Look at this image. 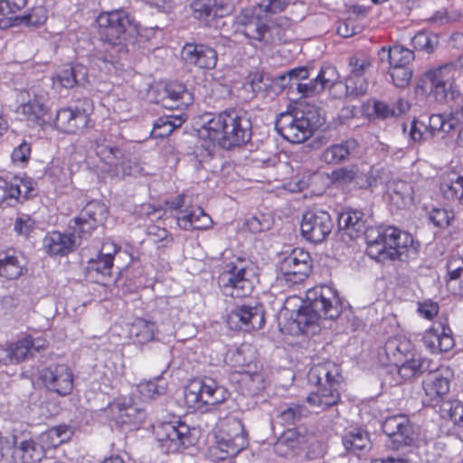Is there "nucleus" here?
I'll list each match as a JSON object with an SVG mask.
<instances>
[{
    "instance_id": "a211bd4d",
    "label": "nucleus",
    "mask_w": 463,
    "mask_h": 463,
    "mask_svg": "<svg viewBox=\"0 0 463 463\" xmlns=\"http://www.w3.org/2000/svg\"><path fill=\"white\" fill-rule=\"evenodd\" d=\"M48 93L42 90H20L16 93L15 112L33 122L38 121L47 112Z\"/></svg>"
},
{
    "instance_id": "69168bd1",
    "label": "nucleus",
    "mask_w": 463,
    "mask_h": 463,
    "mask_svg": "<svg viewBox=\"0 0 463 463\" xmlns=\"http://www.w3.org/2000/svg\"><path fill=\"white\" fill-rule=\"evenodd\" d=\"M34 222L26 214L20 215L15 220L14 231L22 235L27 236L33 229Z\"/></svg>"
},
{
    "instance_id": "f3484780",
    "label": "nucleus",
    "mask_w": 463,
    "mask_h": 463,
    "mask_svg": "<svg viewBox=\"0 0 463 463\" xmlns=\"http://www.w3.org/2000/svg\"><path fill=\"white\" fill-rule=\"evenodd\" d=\"M279 279L288 285L304 281L311 270L309 253L302 249H294L279 264Z\"/></svg>"
},
{
    "instance_id": "f8f14e48",
    "label": "nucleus",
    "mask_w": 463,
    "mask_h": 463,
    "mask_svg": "<svg viewBox=\"0 0 463 463\" xmlns=\"http://www.w3.org/2000/svg\"><path fill=\"white\" fill-rule=\"evenodd\" d=\"M153 428L158 448L163 453H179L195 444V430L179 420L157 421Z\"/></svg>"
},
{
    "instance_id": "7c9ffc66",
    "label": "nucleus",
    "mask_w": 463,
    "mask_h": 463,
    "mask_svg": "<svg viewBox=\"0 0 463 463\" xmlns=\"http://www.w3.org/2000/svg\"><path fill=\"white\" fill-rule=\"evenodd\" d=\"M10 457L11 463H38L43 457V451L32 439L19 440L14 438Z\"/></svg>"
},
{
    "instance_id": "13d9d810",
    "label": "nucleus",
    "mask_w": 463,
    "mask_h": 463,
    "mask_svg": "<svg viewBox=\"0 0 463 463\" xmlns=\"http://www.w3.org/2000/svg\"><path fill=\"white\" fill-rule=\"evenodd\" d=\"M430 137H433L437 133H447V118L445 114H433L428 118L427 125Z\"/></svg>"
},
{
    "instance_id": "49530a36",
    "label": "nucleus",
    "mask_w": 463,
    "mask_h": 463,
    "mask_svg": "<svg viewBox=\"0 0 463 463\" xmlns=\"http://www.w3.org/2000/svg\"><path fill=\"white\" fill-rule=\"evenodd\" d=\"M368 87V81L364 77L348 75L345 79V95L350 99L364 95Z\"/></svg>"
},
{
    "instance_id": "603ef678",
    "label": "nucleus",
    "mask_w": 463,
    "mask_h": 463,
    "mask_svg": "<svg viewBox=\"0 0 463 463\" xmlns=\"http://www.w3.org/2000/svg\"><path fill=\"white\" fill-rule=\"evenodd\" d=\"M414 59L411 50L402 45L392 47V67L407 66Z\"/></svg>"
},
{
    "instance_id": "aec40b11",
    "label": "nucleus",
    "mask_w": 463,
    "mask_h": 463,
    "mask_svg": "<svg viewBox=\"0 0 463 463\" xmlns=\"http://www.w3.org/2000/svg\"><path fill=\"white\" fill-rule=\"evenodd\" d=\"M43 384L61 396L70 394L73 389V373L65 364H52L40 373Z\"/></svg>"
},
{
    "instance_id": "f03ea898",
    "label": "nucleus",
    "mask_w": 463,
    "mask_h": 463,
    "mask_svg": "<svg viewBox=\"0 0 463 463\" xmlns=\"http://www.w3.org/2000/svg\"><path fill=\"white\" fill-rule=\"evenodd\" d=\"M198 137L223 149L247 143L251 137V122L245 110L227 109L221 113H204L197 118Z\"/></svg>"
},
{
    "instance_id": "bb28decb",
    "label": "nucleus",
    "mask_w": 463,
    "mask_h": 463,
    "mask_svg": "<svg viewBox=\"0 0 463 463\" xmlns=\"http://www.w3.org/2000/svg\"><path fill=\"white\" fill-rule=\"evenodd\" d=\"M430 372L423 381V389L430 401L434 402L449 392L452 372L446 366H441L435 372L432 370Z\"/></svg>"
},
{
    "instance_id": "052dcab7",
    "label": "nucleus",
    "mask_w": 463,
    "mask_h": 463,
    "mask_svg": "<svg viewBox=\"0 0 463 463\" xmlns=\"http://www.w3.org/2000/svg\"><path fill=\"white\" fill-rule=\"evenodd\" d=\"M174 131L171 118L165 116L157 118L154 123L152 135L155 137H164L170 135Z\"/></svg>"
},
{
    "instance_id": "e433bc0d",
    "label": "nucleus",
    "mask_w": 463,
    "mask_h": 463,
    "mask_svg": "<svg viewBox=\"0 0 463 463\" xmlns=\"http://www.w3.org/2000/svg\"><path fill=\"white\" fill-rule=\"evenodd\" d=\"M24 268V257L17 252L0 253V276L7 279L19 278Z\"/></svg>"
},
{
    "instance_id": "b1692460",
    "label": "nucleus",
    "mask_w": 463,
    "mask_h": 463,
    "mask_svg": "<svg viewBox=\"0 0 463 463\" xmlns=\"http://www.w3.org/2000/svg\"><path fill=\"white\" fill-rule=\"evenodd\" d=\"M227 322L234 329H260L265 324L264 312L259 306H240L231 311Z\"/></svg>"
},
{
    "instance_id": "c85d7f7f",
    "label": "nucleus",
    "mask_w": 463,
    "mask_h": 463,
    "mask_svg": "<svg viewBox=\"0 0 463 463\" xmlns=\"http://www.w3.org/2000/svg\"><path fill=\"white\" fill-rule=\"evenodd\" d=\"M383 431L392 439L397 448L408 446L413 442L411 426L408 419L403 415H395L387 418L382 424Z\"/></svg>"
},
{
    "instance_id": "bf43d9fd",
    "label": "nucleus",
    "mask_w": 463,
    "mask_h": 463,
    "mask_svg": "<svg viewBox=\"0 0 463 463\" xmlns=\"http://www.w3.org/2000/svg\"><path fill=\"white\" fill-rule=\"evenodd\" d=\"M317 79L320 85L323 86V90L326 88H331L338 80V73L335 68L326 66L321 68Z\"/></svg>"
},
{
    "instance_id": "1a4fd4ad",
    "label": "nucleus",
    "mask_w": 463,
    "mask_h": 463,
    "mask_svg": "<svg viewBox=\"0 0 463 463\" xmlns=\"http://www.w3.org/2000/svg\"><path fill=\"white\" fill-rule=\"evenodd\" d=\"M96 23L100 40L111 45L130 42L138 33V24L123 9L101 12Z\"/></svg>"
},
{
    "instance_id": "3c124183",
    "label": "nucleus",
    "mask_w": 463,
    "mask_h": 463,
    "mask_svg": "<svg viewBox=\"0 0 463 463\" xmlns=\"http://www.w3.org/2000/svg\"><path fill=\"white\" fill-rule=\"evenodd\" d=\"M372 66L371 59L365 54H357L349 60V75L364 77V72Z\"/></svg>"
},
{
    "instance_id": "6e6d98bb",
    "label": "nucleus",
    "mask_w": 463,
    "mask_h": 463,
    "mask_svg": "<svg viewBox=\"0 0 463 463\" xmlns=\"http://www.w3.org/2000/svg\"><path fill=\"white\" fill-rule=\"evenodd\" d=\"M21 22L31 26H39L44 24L47 20V10L45 7L39 5L33 7L30 13L22 16Z\"/></svg>"
},
{
    "instance_id": "a878e982",
    "label": "nucleus",
    "mask_w": 463,
    "mask_h": 463,
    "mask_svg": "<svg viewBox=\"0 0 463 463\" xmlns=\"http://www.w3.org/2000/svg\"><path fill=\"white\" fill-rule=\"evenodd\" d=\"M422 343L432 354L446 353L455 345L451 329L441 323L424 333Z\"/></svg>"
},
{
    "instance_id": "864d4df0",
    "label": "nucleus",
    "mask_w": 463,
    "mask_h": 463,
    "mask_svg": "<svg viewBox=\"0 0 463 463\" xmlns=\"http://www.w3.org/2000/svg\"><path fill=\"white\" fill-rule=\"evenodd\" d=\"M454 218L451 211L445 208H433L429 213L430 221L437 227H448Z\"/></svg>"
},
{
    "instance_id": "4468645a",
    "label": "nucleus",
    "mask_w": 463,
    "mask_h": 463,
    "mask_svg": "<svg viewBox=\"0 0 463 463\" xmlns=\"http://www.w3.org/2000/svg\"><path fill=\"white\" fill-rule=\"evenodd\" d=\"M451 66H440L427 71L424 80L430 83V93L440 103L455 100L463 96L462 88L456 83Z\"/></svg>"
},
{
    "instance_id": "8fccbe9b",
    "label": "nucleus",
    "mask_w": 463,
    "mask_h": 463,
    "mask_svg": "<svg viewBox=\"0 0 463 463\" xmlns=\"http://www.w3.org/2000/svg\"><path fill=\"white\" fill-rule=\"evenodd\" d=\"M273 223V220L269 213H259L246 222L248 229L254 232H261L269 230Z\"/></svg>"
},
{
    "instance_id": "f704fd0d",
    "label": "nucleus",
    "mask_w": 463,
    "mask_h": 463,
    "mask_svg": "<svg viewBox=\"0 0 463 463\" xmlns=\"http://www.w3.org/2000/svg\"><path fill=\"white\" fill-rule=\"evenodd\" d=\"M357 147L354 139H347L337 144L331 145L325 148L320 155V160L326 165H338L349 157L352 152Z\"/></svg>"
},
{
    "instance_id": "de8ad7c7",
    "label": "nucleus",
    "mask_w": 463,
    "mask_h": 463,
    "mask_svg": "<svg viewBox=\"0 0 463 463\" xmlns=\"http://www.w3.org/2000/svg\"><path fill=\"white\" fill-rule=\"evenodd\" d=\"M411 44L414 49L424 51L430 53L434 51L438 44L437 36L434 34L427 33L425 32H419L411 39Z\"/></svg>"
},
{
    "instance_id": "680f3d73",
    "label": "nucleus",
    "mask_w": 463,
    "mask_h": 463,
    "mask_svg": "<svg viewBox=\"0 0 463 463\" xmlns=\"http://www.w3.org/2000/svg\"><path fill=\"white\" fill-rule=\"evenodd\" d=\"M31 156V145L26 141L22 142L12 153V160L14 164L24 165Z\"/></svg>"
},
{
    "instance_id": "423d86ee",
    "label": "nucleus",
    "mask_w": 463,
    "mask_h": 463,
    "mask_svg": "<svg viewBox=\"0 0 463 463\" xmlns=\"http://www.w3.org/2000/svg\"><path fill=\"white\" fill-rule=\"evenodd\" d=\"M341 380L339 367L332 362L312 366L307 373V381L317 386V390L307 397L308 404L321 410L335 405L340 400Z\"/></svg>"
},
{
    "instance_id": "72a5a7b5",
    "label": "nucleus",
    "mask_w": 463,
    "mask_h": 463,
    "mask_svg": "<svg viewBox=\"0 0 463 463\" xmlns=\"http://www.w3.org/2000/svg\"><path fill=\"white\" fill-rule=\"evenodd\" d=\"M308 77V71L305 67L295 68L287 73H284L276 79H269L262 75L258 78H254L251 82L253 91L260 92L266 90L267 87H270L272 84L279 85V88H284L293 79L295 80H306Z\"/></svg>"
},
{
    "instance_id": "9d476101",
    "label": "nucleus",
    "mask_w": 463,
    "mask_h": 463,
    "mask_svg": "<svg viewBox=\"0 0 463 463\" xmlns=\"http://www.w3.org/2000/svg\"><path fill=\"white\" fill-rule=\"evenodd\" d=\"M255 280L253 266L241 258L227 263L218 278L222 294L232 298H244L250 295Z\"/></svg>"
},
{
    "instance_id": "473e14b6",
    "label": "nucleus",
    "mask_w": 463,
    "mask_h": 463,
    "mask_svg": "<svg viewBox=\"0 0 463 463\" xmlns=\"http://www.w3.org/2000/svg\"><path fill=\"white\" fill-rule=\"evenodd\" d=\"M88 71L81 64L66 67L60 70L52 76L53 89L60 90L62 88L70 89L76 84H82L87 81Z\"/></svg>"
},
{
    "instance_id": "0e129e2a",
    "label": "nucleus",
    "mask_w": 463,
    "mask_h": 463,
    "mask_svg": "<svg viewBox=\"0 0 463 463\" xmlns=\"http://www.w3.org/2000/svg\"><path fill=\"white\" fill-rule=\"evenodd\" d=\"M298 91L304 97H310L323 91V86L319 84L317 77L309 82L298 83Z\"/></svg>"
},
{
    "instance_id": "ddd939ff",
    "label": "nucleus",
    "mask_w": 463,
    "mask_h": 463,
    "mask_svg": "<svg viewBox=\"0 0 463 463\" xmlns=\"http://www.w3.org/2000/svg\"><path fill=\"white\" fill-rule=\"evenodd\" d=\"M217 446L211 449L216 460H225L236 456L248 445L242 422L235 417L221 420L217 424Z\"/></svg>"
},
{
    "instance_id": "39448f33",
    "label": "nucleus",
    "mask_w": 463,
    "mask_h": 463,
    "mask_svg": "<svg viewBox=\"0 0 463 463\" xmlns=\"http://www.w3.org/2000/svg\"><path fill=\"white\" fill-rule=\"evenodd\" d=\"M341 380L339 367L332 362L312 366L307 373V381L317 386V390L307 397L308 404L321 410L335 405L340 400Z\"/></svg>"
},
{
    "instance_id": "5fc2aeb1",
    "label": "nucleus",
    "mask_w": 463,
    "mask_h": 463,
    "mask_svg": "<svg viewBox=\"0 0 463 463\" xmlns=\"http://www.w3.org/2000/svg\"><path fill=\"white\" fill-rule=\"evenodd\" d=\"M390 75L395 86L405 88L411 80L412 71L407 66L392 67Z\"/></svg>"
},
{
    "instance_id": "c756f323",
    "label": "nucleus",
    "mask_w": 463,
    "mask_h": 463,
    "mask_svg": "<svg viewBox=\"0 0 463 463\" xmlns=\"http://www.w3.org/2000/svg\"><path fill=\"white\" fill-rule=\"evenodd\" d=\"M88 121V116L83 109L79 108L65 107L57 110L54 124L55 127L65 133H75L84 128Z\"/></svg>"
},
{
    "instance_id": "338daca9",
    "label": "nucleus",
    "mask_w": 463,
    "mask_h": 463,
    "mask_svg": "<svg viewBox=\"0 0 463 463\" xmlns=\"http://www.w3.org/2000/svg\"><path fill=\"white\" fill-rule=\"evenodd\" d=\"M357 175L355 167H341L332 172V177L335 181L347 184L350 183Z\"/></svg>"
},
{
    "instance_id": "a18cd8bd",
    "label": "nucleus",
    "mask_w": 463,
    "mask_h": 463,
    "mask_svg": "<svg viewBox=\"0 0 463 463\" xmlns=\"http://www.w3.org/2000/svg\"><path fill=\"white\" fill-rule=\"evenodd\" d=\"M34 189V182L29 177H15L9 183V193L12 203L16 202L19 196L28 198Z\"/></svg>"
},
{
    "instance_id": "9b49d317",
    "label": "nucleus",
    "mask_w": 463,
    "mask_h": 463,
    "mask_svg": "<svg viewBox=\"0 0 463 463\" xmlns=\"http://www.w3.org/2000/svg\"><path fill=\"white\" fill-rule=\"evenodd\" d=\"M93 148L96 156L107 166L106 171L110 176L123 178L144 174L137 161L125 159L124 151L112 140L111 136L100 135L96 138Z\"/></svg>"
},
{
    "instance_id": "c03bdc74",
    "label": "nucleus",
    "mask_w": 463,
    "mask_h": 463,
    "mask_svg": "<svg viewBox=\"0 0 463 463\" xmlns=\"http://www.w3.org/2000/svg\"><path fill=\"white\" fill-rule=\"evenodd\" d=\"M308 410L298 403H291L281 406L277 415L281 424L291 425L299 421L303 417L307 416Z\"/></svg>"
},
{
    "instance_id": "4c0bfd02",
    "label": "nucleus",
    "mask_w": 463,
    "mask_h": 463,
    "mask_svg": "<svg viewBox=\"0 0 463 463\" xmlns=\"http://www.w3.org/2000/svg\"><path fill=\"white\" fill-rule=\"evenodd\" d=\"M30 347V336H26L14 343L10 344L7 347L2 350L1 359L5 364H18L22 361L33 357Z\"/></svg>"
},
{
    "instance_id": "6ab92c4d",
    "label": "nucleus",
    "mask_w": 463,
    "mask_h": 463,
    "mask_svg": "<svg viewBox=\"0 0 463 463\" xmlns=\"http://www.w3.org/2000/svg\"><path fill=\"white\" fill-rule=\"evenodd\" d=\"M332 228V219L329 213L323 210L307 211L303 214L301 233L311 242H322L330 234Z\"/></svg>"
},
{
    "instance_id": "58836bf2",
    "label": "nucleus",
    "mask_w": 463,
    "mask_h": 463,
    "mask_svg": "<svg viewBox=\"0 0 463 463\" xmlns=\"http://www.w3.org/2000/svg\"><path fill=\"white\" fill-rule=\"evenodd\" d=\"M440 192L448 201L463 204V169L445 178L440 184Z\"/></svg>"
},
{
    "instance_id": "cd10ccee",
    "label": "nucleus",
    "mask_w": 463,
    "mask_h": 463,
    "mask_svg": "<svg viewBox=\"0 0 463 463\" xmlns=\"http://www.w3.org/2000/svg\"><path fill=\"white\" fill-rule=\"evenodd\" d=\"M182 58L186 63L202 69H213L217 63L216 51L204 44L186 43L182 50Z\"/></svg>"
},
{
    "instance_id": "a19ab883",
    "label": "nucleus",
    "mask_w": 463,
    "mask_h": 463,
    "mask_svg": "<svg viewBox=\"0 0 463 463\" xmlns=\"http://www.w3.org/2000/svg\"><path fill=\"white\" fill-rule=\"evenodd\" d=\"M71 433V429L66 425L51 428L40 435V447L43 448V451L44 449L56 448L69 440Z\"/></svg>"
},
{
    "instance_id": "0eeeda50",
    "label": "nucleus",
    "mask_w": 463,
    "mask_h": 463,
    "mask_svg": "<svg viewBox=\"0 0 463 463\" xmlns=\"http://www.w3.org/2000/svg\"><path fill=\"white\" fill-rule=\"evenodd\" d=\"M285 0H255L254 6L242 11L239 17L243 26L242 33L249 39L269 43L274 40L273 28L269 24L268 16L285 8Z\"/></svg>"
},
{
    "instance_id": "6e6552de",
    "label": "nucleus",
    "mask_w": 463,
    "mask_h": 463,
    "mask_svg": "<svg viewBox=\"0 0 463 463\" xmlns=\"http://www.w3.org/2000/svg\"><path fill=\"white\" fill-rule=\"evenodd\" d=\"M325 122L324 117L315 106H307L304 110L281 113L275 123L276 130L291 143H302Z\"/></svg>"
},
{
    "instance_id": "20e7f679",
    "label": "nucleus",
    "mask_w": 463,
    "mask_h": 463,
    "mask_svg": "<svg viewBox=\"0 0 463 463\" xmlns=\"http://www.w3.org/2000/svg\"><path fill=\"white\" fill-rule=\"evenodd\" d=\"M340 312L341 306L335 289L330 286H317L306 292V305L298 310L295 322L300 330H305L320 318H336Z\"/></svg>"
},
{
    "instance_id": "4be33fe9",
    "label": "nucleus",
    "mask_w": 463,
    "mask_h": 463,
    "mask_svg": "<svg viewBox=\"0 0 463 463\" xmlns=\"http://www.w3.org/2000/svg\"><path fill=\"white\" fill-rule=\"evenodd\" d=\"M107 411L111 420L119 426H135L145 419V411L128 397L114 400L108 405Z\"/></svg>"
},
{
    "instance_id": "774afa93",
    "label": "nucleus",
    "mask_w": 463,
    "mask_h": 463,
    "mask_svg": "<svg viewBox=\"0 0 463 463\" xmlns=\"http://www.w3.org/2000/svg\"><path fill=\"white\" fill-rule=\"evenodd\" d=\"M450 420L458 427L463 428V403L459 402H448Z\"/></svg>"
},
{
    "instance_id": "393cba45",
    "label": "nucleus",
    "mask_w": 463,
    "mask_h": 463,
    "mask_svg": "<svg viewBox=\"0 0 463 463\" xmlns=\"http://www.w3.org/2000/svg\"><path fill=\"white\" fill-rule=\"evenodd\" d=\"M82 239L79 238V234L74 231L72 233L53 231L45 235L43 247L50 256H65L73 251L80 244Z\"/></svg>"
},
{
    "instance_id": "ea45409f",
    "label": "nucleus",
    "mask_w": 463,
    "mask_h": 463,
    "mask_svg": "<svg viewBox=\"0 0 463 463\" xmlns=\"http://www.w3.org/2000/svg\"><path fill=\"white\" fill-rule=\"evenodd\" d=\"M343 445L347 451L357 454L370 449L371 441L368 433L361 428L352 429L342 438Z\"/></svg>"
},
{
    "instance_id": "2f4dec72",
    "label": "nucleus",
    "mask_w": 463,
    "mask_h": 463,
    "mask_svg": "<svg viewBox=\"0 0 463 463\" xmlns=\"http://www.w3.org/2000/svg\"><path fill=\"white\" fill-rule=\"evenodd\" d=\"M307 434L298 429L284 431L274 444V451L280 457H289L296 453L306 442Z\"/></svg>"
},
{
    "instance_id": "c9c22d12",
    "label": "nucleus",
    "mask_w": 463,
    "mask_h": 463,
    "mask_svg": "<svg viewBox=\"0 0 463 463\" xmlns=\"http://www.w3.org/2000/svg\"><path fill=\"white\" fill-rule=\"evenodd\" d=\"M177 223L184 230H202L211 227L213 221L201 207H196L184 211L182 215L177 217Z\"/></svg>"
},
{
    "instance_id": "dca6fc26",
    "label": "nucleus",
    "mask_w": 463,
    "mask_h": 463,
    "mask_svg": "<svg viewBox=\"0 0 463 463\" xmlns=\"http://www.w3.org/2000/svg\"><path fill=\"white\" fill-rule=\"evenodd\" d=\"M226 388L219 385L210 377L194 379L189 383L184 391V397L188 403L214 405L225 402L229 397Z\"/></svg>"
},
{
    "instance_id": "5701e85b",
    "label": "nucleus",
    "mask_w": 463,
    "mask_h": 463,
    "mask_svg": "<svg viewBox=\"0 0 463 463\" xmlns=\"http://www.w3.org/2000/svg\"><path fill=\"white\" fill-rule=\"evenodd\" d=\"M172 321L164 325H156L155 321L145 318H136L131 324L127 325V335L129 341L137 345H145L156 339V335L161 331L170 332L173 329Z\"/></svg>"
},
{
    "instance_id": "2eb2a0df",
    "label": "nucleus",
    "mask_w": 463,
    "mask_h": 463,
    "mask_svg": "<svg viewBox=\"0 0 463 463\" xmlns=\"http://www.w3.org/2000/svg\"><path fill=\"white\" fill-rule=\"evenodd\" d=\"M387 177L388 174L386 171L372 167L367 178V184L370 187L385 184L386 194L393 205L400 209L411 206L413 203L412 186L405 181L394 178L387 180Z\"/></svg>"
},
{
    "instance_id": "37998d69",
    "label": "nucleus",
    "mask_w": 463,
    "mask_h": 463,
    "mask_svg": "<svg viewBox=\"0 0 463 463\" xmlns=\"http://www.w3.org/2000/svg\"><path fill=\"white\" fill-rule=\"evenodd\" d=\"M166 388V380L162 376L142 382L137 385L138 392L144 401L153 400L165 394Z\"/></svg>"
},
{
    "instance_id": "412c9836",
    "label": "nucleus",
    "mask_w": 463,
    "mask_h": 463,
    "mask_svg": "<svg viewBox=\"0 0 463 463\" xmlns=\"http://www.w3.org/2000/svg\"><path fill=\"white\" fill-rule=\"evenodd\" d=\"M107 207L99 201L88 203L79 215L73 219L71 229L79 234V238H88L92 231L102 224L107 216Z\"/></svg>"
},
{
    "instance_id": "7ed1b4c3",
    "label": "nucleus",
    "mask_w": 463,
    "mask_h": 463,
    "mask_svg": "<svg viewBox=\"0 0 463 463\" xmlns=\"http://www.w3.org/2000/svg\"><path fill=\"white\" fill-rule=\"evenodd\" d=\"M380 362L386 365H394L399 375L408 380L427 371H431V362L418 353L412 343L405 337L388 339L379 352Z\"/></svg>"
},
{
    "instance_id": "09e8293b",
    "label": "nucleus",
    "mask_w": 463,
    "mask_h": 463,
    "mask_svg": "<svg viewBox=\"0 0 463 463\" xmlns=\"http://www.w3.org/2000/svg\"><path fill=\"white\" fill-rule=\"evenodd\" d=\"M449 269L448 289L453 295L463 296V266L452 269L449 265Z\"/></svg>"
},
{
    "instance_id": "f257e3e1",
    "label": "nucleus",
    "mask_w": 463,
    "mask_h": 463,
    "mask_svg": "<svg viewBox=\"0 0 463 463\" xmlns=\"http://www.w3.org/2000/svg\"><path fill=\"white\" fill-rule=\"evenodd\" d=\"M340 229L345 230L351 238L364 232L367 255L377 261L400 259L404 250L412 246V237L405 232L392 227H369L364 231V213L358 210H349L338 217Z\"/></svg>"
},
{
    "instance_id": "e2e57ef3",
    "label": "nucleus",
    "mask_w": 463,
    "mask_h": 463,
    "mask_svg": "<svg viewBox=\"0 0 463 463\" xmlns=\"http://www.w3.org/2000/svg\"><path fill=\"white\" fill-rule=\"evenodd\" d=\"M417 311L421 317L431 320L439 313V305L431 300L423 301L418 304Z\"/></svg>"
},
{
    "instance_id": "79ce46f5",
    "label": "nucleus",
    "mask_w": 463,
    "mask_h": 463,
    "mask_svg": "<svg viewBox=\"0 0 463 463\" xmlns=\"http://www.w3.org/2000/svg\"><path fill=\"white\" fill-rule=\"evenodd\" d=\"M191 100V95L185 90V87L180 83H171L165 88V97H164V106L170 109L180 108L187 105Z\"/></svg>"
},
{
    "instance_id": "4d7b16f0",
    "label": "nucleus",
    "mask_w": 463,
    "mask_h": 463,
    "mask_svg": "<svg viewBox=\"0 0 463 463\" xmlns=\"http://www.w3.org/2000/svg\"><path fill=\"white\" fill-rule=\"evenodd\" d=\"M446 118L447 133L457 131L459 135L463 130V106L456 108L449 114H446Z\"/></svg>"
}]
</instances>
